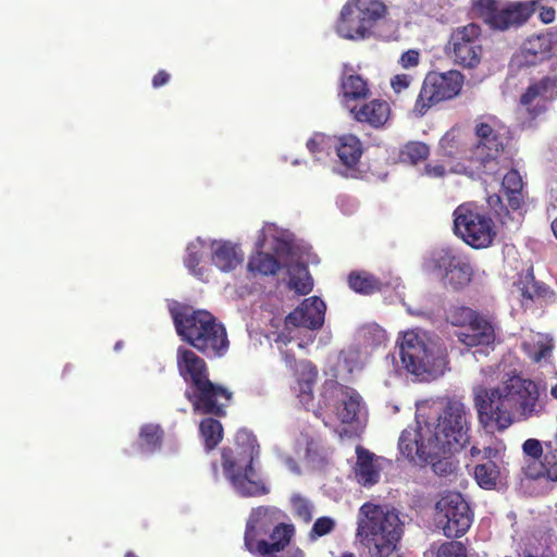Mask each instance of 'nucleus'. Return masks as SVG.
I'll list each match as a JSON object with an SVG mask.
<instances>
[{"instance_id": "nucleus-1", "label": "nucleus", "mask_w": 557, "mask_h": 557, "mask_svg": "<svg viewBox=\"0 0 557 557\" xmlns=\"http://www.w3.org/2000/svg\"><path fill=\"white\" fill-rule=\"evenodd\" d=\"M479 422L485 430L504 431L518 414L520 420L540 417L545 404L540 399L539 385L520 375H511L493 388L478 384L472 388Z\"/></svg>"}, {"instance_id": "nucleus-2", "label": "nucleus", "mask_w": 557, "mask_h": 557, "mask_svg": "<svg viewBox=\"0 0 557 557\" xmlns=\"http://www.w3.org/2000/svg\"><path fill=\"white\" fill-rule=\"evenodd\" d=\"M282 519L283 512L276 507L252 509L246 523V549L255 557H304L300 548L289 546L294 525L283 523Z\"/></svg>"}, {"instance_id": "nucleus-3", "label": "nucleus", "mask_w": 557, "mask_h": 557, "mask_svg": "<svg viewBox=\"0 0 557 557\" xmlns=\"http://www.w3.org/2000/svg\"><path fill=\"white\" fill-rule=\"evenodd\" d=\"M235 443V450H222L223 472L233 491L242 497L268 495L270 483L256 463L260 454L256 437L247 430H239Z\"/></svg>"}, {"instance_id": "nucleus-4", "label": "nucleus", "mask_w": 557, "mask_h": 557, "mask_svg": "<svg viewBox=\"0 0 557 557\" xmlns=\"http://www.w3.org/2000/svg\"><path fill=\"white\" fill-rule=\"evenodd\" d=\"M404 532L399 512L386 505L363 504L358 512L357 537L371 557H389Z\"/></svg>"}, {"instance_id": "nucleus-5", "label": "nucleus", "mask_w": 557, "mask_h": 557, "mask_svg": "<svg viewBox=\"0 0 557 557\" xmlns=\"http://www.w3.org/2000/svg\"><path fill=\"white\" fill-rule=\"evenodd\" d=\"M177 334L207 356H222L228 348L226 330L207 310L189 307L171 309Z\"/></svg>"}, {"instance_id": "nucleus-6", "label": "nucleus", "mask_w": 557, "mask_h": 557, "mask_svg": "<svg viewBox=\"0 0 557 557\" xmlns=\"http://www.w3.org/2000/svg\"><path fill=\"white\" fill-rule=\"evenodd\" d=\"M404 368L416 376L442 375L447 366V352L438 336L421 329L404 333L400 346Z\"/></svg>"}, {"instance_id": "nucleus-7", "label": "nucleus", "mask_w": 557, "mask_h": 557, "mask_svg": "<svg viewBox=\"0 0 557 557\" xmlns=\"http://www.w3.org/2000/svg\"><path fill=\"white\" fill-rule=\"evenodd\" d=\"M425 432L432 435L440 456L461 449L469 441L465 404L449 400L435 420L425 422Z\"/></svg>"}, {"instance_id": "nucleus-8", "label": "nucleus", "mask_w": 557, "mask_h": 557, "mask_svg": "<svg viewBox=\"0 0 557 557\" xmlns=\"http://www.w3.org/2000/svg\"><path fill=\"white\" fill-rule=\"evenodd\" d=\"M321 401L325 407L334 408V413L342 424L350 426L352 432H358L366 422V407L361 396L348 386L330 380L323 384Z\"/></svg>"}, {"instance_id": "nucleus-9", "label": "nucleus", "mask_w": 557, "mask_h": 557, "mask_svg": "<svg viewBox=\"0 0 557 557\" xmlns=\"http://www.w3.org/2000/svg\"><path fill=\"white\" fill-rule=\"evenodd\" d=\"M424 267L444 286L455 290L466 287L473 276L469 258L451 248L434 250L426 259Z\"/></svg>"}, {"instance_id": "nucleus-10", "label": "nucleus", "mask_w": 557, "mask_h": 557, "mask_svg": "<svg viewBox=\"0 0 557 557\" xmlns=\"http://www.w3.org/2000/svg\"><path fill=\"white\" fill-rule=\"evenodd\" d=\"M454 231L466 244L476 249L488 247L495 236L492 219L473 203H463L456 208Z\"/></svg>"}, {"instance_id": "nucleus-11", "label": "nucleus", "mask_w": 557, "mask_h": 557, "mask_svg": "<svg viewBox=\"0 0 557 557\" xmlns=\"http://www.w3.org/2000/svg\"><path fill=\"white\" fill-rule=\"evenodd\" d=\"M476 143L472 144L466 158L471 163V171L494 174L497 158L503 150V143L496 129L494 119L479 120L475 124Z\"/></svg>"}, {"instance_id": "nucleus-12", "label": "nucleus", "mask_w": 557, "mask_h": 557, "mask_svg": "<svg viewBox=\"0 0 557 557\" xmlns=\"http://www.w3.org/2000/svg\"><path fill=\"white\" fill-rule=\"evenodd\" d=\"M434 520L445 536L459 537L471 527L473 515L462 495L451 492L443 495L435 504Z\"/></svg>"}, {"instance_id": "nucleus-13", "label": "nucleus", "mask_w": 557, "mask_h": 557, "mask_svg": "<svg viewBox=\"0 0 557 557\" xmlns=\"http://www.w3.org/2000/svg\"><path fill=\"white\" fill-rule=\"evenodd\" d=\"M462 83L463 76L458 71L428 74L416 101L414 112L423 115L432 106L456 97Z\"/></svg>"}, {"instance_id": "nucleus-14", "label": "nucleus", "mask_w": 557, "mask_h": 557, "mask_svg": "<svg viewBox=\"0 0 557 557\" xmlns=\"http://www.w3.org/2000/svg\"><path fill=\"white\" fill-rule=\"evenodd\" d=\"M325 304L318 297L306 298L285 319L284 331L278 339L288 343L296 339L302 331H314L324 323Z\"/></svg>"}, {"instance_id": "nucleus-15", "label": "nucleus", "mask_w": 557, "mask_h": 557, "mask_svg": "<svg viewBox=\"0 0 557 557\" xmlns=\"http://www.w3.org/2000/svg\"><path fill=\"white\" fill-rule=\"evenodd\" d=\"M446 53L458 65L475 67L482 57L480 27L473 23L457 27L450 35Z\"/></svg>"}, {"instance_id": "nucleus-16", "label": "nucleus", "mask_w": 557, "mask_h": 557, "mask_svg": "<svg viewBox=\"0 0 557 557\" xmlns=\"http://www.w3.org/2000/svg\"><path fill=\"white\" fill-rule=\"evenodd\" d=\"M536 4V1L502 4L495 0H480L476 7L493 28L504 30L524 23L534 12Z\"/></svg>"}, {"instance_id": "nucleus-17", "label": "nucleus", "mask_w": 557, "mask_h": 557, "mask_svg": "<svg viewBox=\"0 0 557 557\" xmlns=\"http://www.w3.org/2000/svg\"><path fill=\"white\" fill-rule=\"evenodd\" d=\"M463 319H453L454 325L462 326L456 333L458 341L467 347H481L474 354H485V348L495 341L493 325L485 319L479 317L472 309L463 308L461 310Z\"/></svg>"}, {"instance_id": "nucleus-18", "label": "nucleus", "mask_w": 557, "mask_h": 557, "mask_svg": "<svg viewBox=\"0 0 557 557\" xmlns=\"http://www.w3.org/2000/svg\"><path fill=\"white\" fill-rule=\"evenodd\" d=\"M186 396L193 404L195 412L221 416L231 401L232 393L207 379L190 385Z\"/></svg>"}, {"instance_id": "nucleus-19", "label": "nucleus", "mask_w": 557, "mask_h": 557, "mask_svg": "<svg viewBox=\"0 0 557 557\" xmlns=\"http://www.w3.org/2000/svg\"><path fill=\"white\" fill-rule=\"evenodd\" d=\"M398 448L403 456L416 462L431 461L440 456L432 435L425 432V424L421 425L420 421L401 432Z\"/></svg>"}, {"instance_id": "nucleus-20", "label": "nucleus", "mask_w": 557, "mask_h": 557, "mask_svg": "<svg viewBox=\"0 0 557 557\" xmlns=\"http://www.w3.org/2000/svg\"><path fill=\"white\" fill-rule=\"evenodd\" d=\"M557 99V78L545 76L532 82L520 96V107L532 116L544 113Z\"/></svg>"}, {"instance_id": "nucleus-21", "label": "nucleus", "mask_w": 557, "mask_h": 557, "mask_svg": "<svg viewBox=\"0 0 557 557\" xmlns=\"http://www.w3.org/2000/svg\"><path fill=\"white\" fill-rule=\"evenodd\" d=\"M284 360L287 367L295 370L297 386L294 387L299 401L308 406L312 401V388L317 380L318 371L308 360L299 362L287 352H284Z\"/></svg>"}, {"instance_id": "nucleus-22", "label": "nucleus", "mask_w": 557, "mask_h": 557, "mask_svg": "<svg viewBox=\"0 0 557 557\" xmlns=\"http://www.w3.org/2000/svg\"><path fill=\"white\" fill-rule=\"evenodd\" d=\"M356 455L354 473L357 482L366 487L376 484L383 469V459L362 446L356 447Z\"/></svg>"}, {"instance_id": "nucleus-23", "label": "nucleus", "mask_w": 557, "mask_h": 557, "mask_svg": "<svg viewBox=\"0 0 557 557\" xmlns=\"http://www.w3.org/2000/svg\"><path fill=\"white\" fill-rule=\"evenodd\" d=\"M335 32L339 37L348 40H363L371 36L368 26L359 14L355 13V8L349 1L346 2L341 11Z\"/></svg>"}, {"instance_id": "nucleus-24", "label": "nucleus", "mask_w": 557, "mask_h": 557, "mask_svg": "<svg viewBox=\"0 0 557 557\" xmlns=\"http://www.w3.org/2000/svg\"><path fill=\"white\" fill-rule=\"evenodd\" d=\"M549 52V41L546 36L529 37L513 55L512 63L519 67L535 65L545 60Z\"/></svg>"}, {"instance_id": "nucleus-25", "label": "nucleus", "mask_w": 557, "mask_h": 557, "mask_svg": "<svg viewBox=\"0 0 557 557\" xmlns=\"http://www.w3.org/2000/svg\"><path fill=\"white\" fill-rule=\"evenodd\" d=\"M244 260L240 248L227 240L211 243V261L222 272L235 270Z\"/></svg>"}, {"instance_id": "nucleus-26", "label": "nucleus", "mask_w": 557, "mask_h": 557, "mask_svg": "<svg viewBox=\"0 0 557 557\" xmlns=\"http://www.w3.org/2000/svg\"><path fill=\"white\" fill-rule=\"evenodd\" d=\"M177 367L180 374L190 385H195L198 381L208 379L207 367L199 356L193 350L180 347L177 349Z\"/></svg>"}, {"instance_id": "nucleus-27", "label": "nucleus", "mask_w": 557, "mask_h": 557, "mask_svg": "<svg viewBox=\"0 0 557 557\" xmlns=\"http://www.w3.org/2000/svg\"><path fill=\"white\" fill-rule=\"evenodd\" d=\"M349 111L358 122L368 123L376 128L387 122L391 113L388 103L379 99L364 103L360 108L354 106Z\"/></svg>"}, {"instance_id": "nucleus-28", "label": "nucleus", "mask_w": 557, "mask_h": 557, "mask_svg": "<svg viewBox=\"0 0 557 557\" xmlns=\"http://www.w3.org/2000/svg\"><path fill=\"white\" fill-rule=\"evenodd\" d=\"M256 247L258 249L269 248L278 256L288 253L290 251V235L275 224L267 223L260 231Z\"/></svg>"}, {"instance_id": "nucleus-29", "label": "nucleus", "mask_w": 557, "mask_h": 557, "mask_svg": "<svg viewBox=\"0 0 557 557\" xmlns=\"http://www.w3.org/2000/svg\"><path fill=\"white\" fill-rule=\"evenodd\" d=\"M334 149L339 161L347 169H352L359 162L362 154V144L352 134L335 137Z\"/></svg>"}, {"instance_id": "nucleus-30", "label": "nucleus", "mask_w": 557, "mask_h": 557, "mask_svg": "<svg viewBox=\"0 0 557 557\" xmlns=\"http://www.w3.org/2000/svg\"><path fill=\"white\" fill-rule=\"evenodd\" d=\"M355 8V13L359 14L372 33L373 27L379 21L387 14V7L382 0H348Z\"/></svg>"}, {"instance_id": "nucleus-31", "label": "nucleus", "mask_w": 557, "mask_h": 557, "mask_svg": "<svg viewBox=\"0 0 557 557\" xmlns=\"http://www.w3.org/2000/svg\"><path fill=\"white\" fill-rule=\"evenodd\" d=\"M503 190L507 197L509 207L517 210L523 203V181L516 170H510L503 178Z\"/></svg>"}, {"instance_id": "nucleus-32", "label": "nucleus", "mask_w": 557, "mask_h": 557, "mask_svg": "<svg viewBox=\"0 0 557 557\" xmlns=\"http://www.w3.org/2000/svg\"><path fill=\"white\" fill-rule=\"evenodd\" d=\"M474 478L481 487L492 490L502 483L504 475L496 461L487 460L475 467Z\"/></svg>"}, {"instance_id": "nucleus-33", "label": "nucleus", "mask_w": 557, "mask_h": 557, "mask_svg": "<svg viewBox=\"0 0 557 557\" xmlns=\"http://www.w3.org/2000/svg\"><path fill=\"white\" fill-rule=\"evenodd\" d=\"M342 92H343V102L349 109L352 108L349 102L364 99L369 96V87L363 81V78L359 75H349L344 77L342 81Z\"/></svg>"}, {"instance_id": "nucleus-34", "label": "nucleus", "mask_w": 557, "mask_h": 557, "mask_svg": "<svg viewBox=\"0 0 557 557\" xmlns=\"http://www.w3.org/2000/svg\"><path fill=\"white\" fill-rule=\"evenodd\" d=\"M523 348L535 362L547 361L552 354V341L542 334L534 336L531 342H524Z\"/></svg>"}, {"instance_id": "nucleus-35", "label": "nucleus", "mask_w": 557, "mask_h": 557, "mask_svg": "<svg viewBox=\"0 0 557 557\" xmlns=\"http://www.w3.org/2000/svg\"><path fill=\"white\" fill-rule=\"evenodd\" d=\"M289 287L300 295H306L312 289V280L307 268L301 263L293 264L288 268Z\"/></svg>"}, {"instance_id": "nucleus-36", "label": "nucleus", "mask_w": 557, "mask_h": 557, "mask_svg": "<svg viewBox=\"0 0 557 557\" xmlns=\"http://www.w3.org/2000/svg\"><path fill=\"white\" fill-rule=\"evenodd\" d=\"M540 465V471L536 473L531 472V476L557 481V448L553 447L550 443L545 445V451Z\"/></svg>"}, {"instance_id": "nucleus-37", "label": "nucleus", "mask_w": 557, "mask_h": 557, "mask_svg": "<svg viewBox=\"0 0 557 557\" xmlns=\"http://www.w3.org/2000/svg\"><path fill=\"white\" fill-rule=\"evenodd\" d=\"M162 430L157 424H146L139 433V447L145 454L156 451L160 447Z\"/></svg>"}, {"instance_id": "nucleus-38", "label": "nucleus", "mask_w": 557, "mask_h": 557, "mask_svg": "<svg viewBox=\"0 0 557 557\" xmlns=\"http://www.w3.org/2000/svg\"><path fill=\"white\" fill-rule=\"evenodd\" d=\"M278 269L277 260L270 253L258 251L249 259L248 270L262 275L274 274Z\"/></svg>"}, {"instance_id": "nucleus-39", "label": "nucleus", "mask_w": 557, "mask_h": 557, "mask_svg": "<svg viewBox=\"0 0 557 557\" xmlns=\"http://www.w3.org/2000/svg\"><path fill=\"white\" fill-rule=\"evenodd\" d=\"M199 430L207 449H213L222 440V424L215 419L207 418L202 420Z\"/></svg>"}, {"instance_id": "nucleus-40", "label": "nucleus", "mask_w": 557, "mask_h": 557, "mask_svg": "<svg viewBox=\"0 0 557 557\" xmlns=\"http://www.w3.org/2000/svg\"><path fill=\"white\" fill-rule=\"evenodd\" d=\"M203 248L205 243L200 238L189 243L186 249L187 255L184 260L189 272L198 277H202V271L198 265L202 259Z\"/></svg>"}, {"instance_id": "nucleus-41", "label": "nucleus", "mask_w": 557, "mask_h": 557, "mask_svg": "<svg viewBox=\"0 0 557 557\" xmlns=\"http://www.w3.org/2000/svg\"><path fill=\"white\" fill-rule=\"evenodd\" d=\"M430 153L429 147L419 141H412L406 144L401 150L399 158L403 162H407L410 164H416L419 161H422L428 158Z\"/></svg>"}, {"instance_id": "nucleus-42", "label": "nucleus", "mask_w": 557, "mask_h": 557, "mask_svg": "<svg viewBox=\"0 0 557 557\" xmlns=\"http://www.w3.org/2000/svg\"><path fill=\"white\" fill-rule=\"evenodd\" d=\"M462 146V134L459 129L453 128L447 132L440 141V148L447 157H456Z\"/></svg>"}, {"instance_id": "nucleus-43", "label": "nucleus", "mask_w": 557, "mask_h": 557, "mask_svg": "<svg viewBox=\"0 0 557 557\" xmlns=\"http://www.w3.org/2000/svg\"><path fill=\"white\" fill-rule=\"evenodd\" d=\"M348 283L351 289L363 294H370L377 288L376 280L367 274H350Z\"/></svg>"}, {"instance_id": "nucleus-44", "label": "nucleus", "mask_w": 557, "mask_h": 557, "mask_svg": "<svg viewBox=\"0 0 557 557\" xmlns=\"http://www.w3.org/2000/svg\"><path fill=\"white\" fill-rule=\"evenodd\" d=\"M293 510L295 515L304 520L305 522H309L313 516V505L312 503L302 497L299 494H294L290 498Z\"/></svg>"}, {"instance_id": "nucleus-45", "label": "nucleus", "mask_w": 557, "mask_h": 557, "mask_svg": "<svg viewBox=\"0 0 557 557\" xmlns=\"http://www.w3.org/2000/svg\"><path fill=\"white\" fill-rule=\"evenodd\" d=\"M335 137H329L323 134H315L307 143V148L313 154L326 151L334 147Z\"/></svg>"}, {"instance_id": "nucleus-46", "label": "nucleus", "mask_w": 557, "mask_h": 557, "mask_svg": "<svg viewBox=\"0 0 557 557\" xmlns=\"http://www.w3.org/2000/svg\"><path fill=\"white\" fill-rule=\"evenodd\" d=\"M436 557H467V549L461 542H446L438 547Z\"/></svg>"}, {"instance_id": "nucleus-47", "label": "nucleus", "mask_w": 557, "mask_h": 557, "mask_svg": "<svg viewBox=\"0 0 557 557\" xmlns=\"http://www.w3.org/2000/svg\"><path fill=\"white\" fill-rule=\"evenodd\" d=\"M335 528V521L330 517L319 518L312 525V529L309 533L311 540H317L321 536H324L331 533Z\"/></svg>"}, {"instance_id": "nucleus-48", "label": "nucleus", "mask_w": 557, "mask_h": 557, "mask_svg": "<svg viewBox=\"0 0 557 557\" xmlns=\"http://www.w3.org/2000/svg\"><path fill=\"white\" fill-rule=\"evenodd\" d=\"M522 450L533 459L543 458L544 455L542 443L536 438L527 440L522 445Z\"/></svg>"}, {"instance_id": "nucleus-49", "label": "nucleus", "mask_w": 557, "mask_h": 557, "mask_svg": "<svg viewBox=\"0 0 557 557\" xmlns=\"http://www.w3.org/2000/svg\"><path fill=\"white\" fill-rule=\"evenodd\" d=\"M443 455L434 458L430 462L432 463L433 471L438 475H446L448 473H451L455 469V466L451 461H449L447 458L443 457Z\"/></svg>"}, {"instance_id": "nucleus-50", "label": "nucleus", "mask_w": 557, "mask_h": 557, "mask_svg": "<svg viewBox=\"0 0 557 557\" xmlns=\"http://www.w3.org/2000/svg\"><path fill=\"white\" fill-rule=\"evenodd\" d=\"M412 78L408 74H398L395 75L391 79V86L394 89L395 92H401L403 90L407 89L411 83Z\"/></svg>"}, {"instance_id": "nucleus-51", "label": "nucleus", "mask_w": 557, "mask_h": 557, "mask_svg": "<svg viewBox=\"0 0 557 557\" xmlns=\"http://www.w3.org/2000/svg\"><path fill=\"white\" fill-rule=\"evenodd\" d=\"M419 57L417 50H408L401 54L399 63L405 69L414 67L419 64Z\"/></svg>"}, {"instance_id": "nucleus-52", "label": "nucleus", "mask_w": 557, "mask_h": 557, "mask_svg": "<svg viewBox=\"0 0 557 557\" xmlns=\"http://www.w3.org/2000/svg\"><path fill=\"white\" fill-rule=\"evenodd\" d=\"M505 450V446L502 443L496 444L495 446H487L484 448V457L487 460H494L497 459L502 453Z\"/></svg>"}, {"instance_id": "nucleus-53", "label": "nucleus", "mask_w": 557, "mask_h": 557, "mask_svg": "<svg viewBox=\"0 0 557 557\" xmlns=\"http://www.w3.org/2000/svg\"><path fill=\"white\" fill-rule=\"evenodd\" d=\"M425 174L431 177H442L445 174V169L441 164H435V165L428 164L425 166Z\"/></svg>"}, {"instance_id": "nucleus-54", "label": "nucleus", "mask_w": 557, "mask_h": 557, "mask_svg": "<svg viewBox=\"0 0 557 557\" xmlns=\"http://www.w3.org/2000/svg\"><path fill=\"white\" fill-rule=\"evenodd\" d=\"M170 79V75L165 71H159L152 79V85L154 88L161 87L165 85Z\"/></svg>"}, {"instance_id": "nucleus-55", "label": "nucleus", "mask_w": 557, "mask_h": 557, "mask_svg": "<svg viewBox=\"0 0 557 557\" xmlns=\"http://www.w3.org/2000/svg\"><path fill=\"white\" fill-rule=\"evenodd\" d=\"M540 18L545 24L553 22L555 18V10L553 8L542 7L540 12Z\"/></svg>"}, {"instance_id": "nucleus-56", "label": "nucleus", "mask_w": 557, "mask_h": 557, "mask_svg": "<svg viewBox=\"0 0 557 557\" xmlns=\"http://www.w3.org/2000/svg\"><path fill=\"white\" fill-rule=\"evenodd\" d=\"M282 461L288 468L289 471H292L294 473H297V474L299 473V468H298L297 463L295 462V460L292 457L284 456L282 458Z\"/></svg>"}, {"instance_id": "nucleus-57", "label": "nucleus", "mask_w": 557, "mask_h": 557, "mask_svg": "<svg viewBox=\"0 0 557 557\" xmlns=\"http://www.w3.org/2000/svg\"><path fill=\"white\" fill-rule=\"evenodd\" d=\"M535 294H536V289H535L534 286L525 287V288L522 289L523 297H525L528 299H532Z\"/></svg>"}, {"instance_id": "nucleus-58", "label": "nucleus", "mask_w": 557, "mask_h": 557, "mask_svg": "<svg viewBox=\"0 0 557 557\" xmlns=\"http://www.w3.org/2000/svg\"><path fill=\"white\" fill-rule=\"evenodd\" d=\"M465 307L462 308H457L455 309L454 311L450 312V315H449V319H450V322L453 323V319L454 318H457V319H463V315L461 314V310L463 309Z\"/></svg>"}, {"instance_id": "nucleus-59", "label": "nucleus", "mask_w": 557, "mask_h": 557, "mask_svg": "<svg viewBox=\"0 0 557 557\" xmlns=\"http://www.w3.org/2000/svg\"><path fill=\"white\" fill-rule=\"evenodd\" d=\"M487 201H488V205H490L491 207H494V206H496V205L500 203V197H499L498 195H493V196H491V197L488 198V200H487Z\"/></svg>"}, {"instance_id": "nucleus-60", "label": "nucleus", "mask_w": 557, "mask_h": 557, "mask_svg": "<svg viewBox=\"0 0 557 557\" xmlns=\"http://www.w3.org/2000/svg\"><path fill=\"white\" fill-rule=\"evenodd\" d=\"M550 395H552V397H553L554 399H556V400H557V383H556V384H554V385H552V387H550Z\"/></svg>"}, {"instance_id": "nucleus-61", "label": "nucleus", "mask_w": 557, "mask_h": 557, "mask_svg": "<svg viewBox=\"0 0 557 557\" xmlns=\"http://www.w3.org/2000/svg\"><path fill=\"white\" fill-rule=\"evenodd\" d=\"M552 230L557 238V218L552 223Z\"/></svg>"}, {"instance_id": "nucleus-62", "label": "nucleus", "mask_w": 557, "mask_h": 557, "mask_svg": "<svg viewBox=\"0 0 557 557\" xmlns=\"http://www.w3.org/2000/svg\"><path fill=\"white\" fill-rule=\"evenodd\" d=\"M480 453H481V450H480L479 448H476V447H472V448H471V455H472V456H476V455H479Z\"/></svg>"}, {"instance_id": "nucleus-63", "label": "nucleus", "mask_w": 557, "mask_h": 557, "mask_svg": "<svg viewBox=\"0 0 557 557\" xmlns=\"http://www.w3.org/2000/svg\"><path fill=\"white\" fill-rule=\"evenodd\" d=\"M338 557H356L352 553H343L341 556Z\"/></svg>"}, {"instance_id": "nucleus-64", "label": "nucleus", "mask_w": 557, "mask_h": 557, "mask_svg": "<svg viewBox=\"0 0 557 557\" xmlns=\"http://www.w3.org/2000/svg\"><path fill=\"white\" fill-rule=\"evenodd\" d=\"M125 557H137V556H135L133 553H127V554L125 555Z\"/></svg>"}]
</instances>
